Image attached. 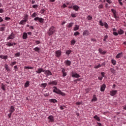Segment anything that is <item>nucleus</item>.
<instances>
[{
  "label": "nucleus",
  "instance_id": "393cba45",
  "mask_svg": "<svg viewBox=\"0 0 126 126\" xmlns=\"http://www.w3.org/2000/svg\"><path fill=\"white\" fill-rule=\"evenodd\" d=\"M73 30L74 31H77V30H79V25H75V27Z\"/></svg>",
  "mask_w": 126,
  "mask_h": 126
},
{
  "label": "nucleus",
  "instance_id": "b1692460",
  "mask_svg": "<svg viewBox=\"0 0 126 126\" xmlns=\"http://www.w3.org/2000/svg\"><path fill=\"white\" fill-rule=\"evenodd\" d=\"M73 9L76 11H78V10L79 9V7L77 5H74L73 6Z\"/></svg>",
  "mask_w": 126,
  "mask_h": 126
},
{
  "label": "nucleus",
  "instance_id": "39448f33",
  "mask_svg": "<svg viewBox=\"0 0 126 126\" xmlns=\"http://www.w3.org/2000/svg\"><path fill=\"white\" fill-rule=\"evenodd\" d=\"M111 11L113 14V17L114 18H115V19H118V18H119V17L118 16H117L116 11L115 10H114V9H112Z\"/></svg>",
  "mask_w": 126,
  "mask_h": 126
},
{
  "label": "nucleus",
  "instance_id": "ea45409f",
  "mask_svg": "<svg viewBox=\"0 0 126 126\" xmlns=\"http://www.w3.org/2000/svg\"><path fill=\"white\" fill-rule=\"evenodd\" d=\"M24 20L27 22V20H28V15H26L24 17Z\"/></svg>",
  "mask_w": 126,
  "mask_h": 126
},
{
  "label": "nucleus",
  "instance_id": "f257e3e1",
  "mask_svg": "<svg viewBox=\"0 0 126 126\" xmlns=\"http://www.w3.org/2000/svg\"><path fill=\"white\" fill-rule=\"evenodd\" d=\"M56 32H57L56 27L54 26H51L49 28L48 32H47V34L48 36H52V35H53V34H55Z\"/></svg>",
  "mask_w": 126,
  "mask_h": 126
},
{
  "label": "nucleus",
  "instance_id": "9b49d317",
  "mask_svg": "<svg viewBox=\"0 0 126 126\" xmlns=\"http://www.w3.org/2000/svg\"><path fill=\"white\" fill-rule=\"evenodd\" d=\"M117 92H118V91H117V90H112V91H110V94L111 95V96H115V95H116V94H117Z\"/></svg>",
  "mask_w": 126,
  "mask_h": 126
},
{
  "label": "nucleus",
  "instance_id": "de8ad7c7",
  "mask_svg": "<svg viewBox=\"0 0 126 126\" xmlns=\"http://www.w3.org/2000/svg\"><path fill=\"white\" fill-rule=\"evenodd\" d=\"M15 57H20V53L18 52L15 54Z\"/></svg>",
  "mask_w": 126,
  "mask_h": 126
},
{
  "label": "nucleus",
  "instance_id": "6e6552de",
  "mask_svg": "<svg viewBox=\"0 0 126 126\" xmlns=\"http://www.w3.org/2000/svg\"><path fill=\"white\" fill-rule=\"evenodd\" d=\"M83 35V36H89V35H90V32H89V31L87 30L84 31Z\"/></svg>",
  "mask_w": 126,
  "mask_h": 126
},
{
  "label": "nucleus",
  "instance_id": "0e129e2a",
  "mask_svg": "<svg viewBox=\"0 0 126 126\" xmlns=\"http://www.w3.org/2000/svg\"><path fill=\"white\" fill-rule=\"evenodd\" d=\"M4 10L2 8L0 9V13H3Z\"/></svg>",
  "mask_w": 126,
  "mask_h": 126
},
{
  "label": "nucleus",
  "instance_id": "9d476101",
  "mask_svg": "<svg viewBox=\"0 0 126 126\" xmlns=\"http://www.w3.org/2000/svg\"><path fill=\"white\" fill-rule=\"evenodd\" d=\"M72 77H75V78H79L80 77V75L77 73H74L73 72L72 73Z\"/></svg>",
  "mask_w": 126,
  "mask_h": 126
},
{
  "label": "nucleus",
  "instance_id": "6ab92c4d",
  "mask_svg": "<svg viewBox=\"0 0 126 126\" xmlns=\"http://www.w3.org/2000/svg\"><path fill=\"white\" fill-rule=\"evenodd\" d=\"M123 57V52L119 53L116 56V59H121Z\"/></svg>",
  "mask_w": 126,
  "mask_h": 126
},
{
  "label": "nucleus",
  "instance_id": "09e8293b",
  "mask_svg": "<svg viewBox=\"0 0 126 126\" xmlns=\"http://www.w3.org/2000/svg\"><path fill=\"white\" fill-rule=\"evenodd\" d=\"M99 25H100V26H104V23H103V22H102V21H100L99 22Z\"/></svg>",
  "mask_w": 126,
  "mask_h": 126
},
{
  "label": "nucleus",
  "instance_id": "bf43d9fd",
  "mask_svg": "<svg viewBox=\"0 0 126 126\" xmlns=\"http://www.w3.org/2000/svg\"><path fill=\"white\" fill-rule=\"evenodd\" d=\"M14 70H15V71H17V69H18L17 65L14 66Z\"/></svg>",
  "mask_w": 126,
  "mask_h": 126
},
{
  "label": "nucleus",
  "instance_id": "aec40b11",
  "mask_svg": "<svg viewBox=\"0 0 126 126\" xmlns=\"http://www.w3.org/2000/svg\"><path fill=\"white\" fill-rule=\"evenodd\" d=\"M26 22H27L25 20H22L20 21V22L19 23V24L20 25H25V24H26Z\"/></svg>",
  "mask_w": 126,
  "mask_h": 126
},
{
  "label": "nucleus",
  "instance_id": "4c0bfd02",
  "mask_svg": "<svg viewBox=\"0 0 126 126\" xmlns=\"http://www.w3.org/2000/svg\"><path fill=\"white\" fill-rule=\"evenodd\" d=\"M104 26L105 28H106V29H108V28H109V25H108V24L106 22L104 23Z\"/></svg>",
  "mask_w": 126,
  "mask_h": 126
},
{
  "label": "nucleus",
  "instance_id": "f03ea898",
  "mask_svg": "<svg viewBox=\"0 0 126 126\" xmlns=\"http://www.w3.org/2000/svg\"><path fill=\"white\" fill-rule=\"evenodd\" d=\"M53 88L54 89L53 90V92H54V93H56V94H59L60 95H62V96H65V94L61 91V90L58 89L57 87L54 86Z\"/></svg>",
  "mask_w": 126,
  "mask_h": 126
},
{
  "label": "nucleus",
  "instance_id": "052dcab7",
  "mask_svg": "<svg viewBox=\"0 0 126 126\" xmlns=\"http://www.w3.org/2000/svg\"><path fill=\"white\" fill-rule=\"evenodd\" d=\"M32 7L33 8H37V7H38V5H33Z\"/></svg>",
  "mask_w": 126,
  "mask_h": 126
},
{
  "label": "nucleus",
  "instance_id": "680f3d73",
  "mask_svg": "<svg viewBox=\"0 0 126 126\" xmlns=\"http://www.w3.org/2000/svg\"><path fill=\"white\" fill-rule=\"evenodd\" d=\"M63 8H65V7H67V6L66 4H65V3H64L63 4Z\"/></svg>",
  "mask_w": 126,
  "mask_h": 126
},
{
  "label": "nucleus",
  "instance_id": "4468645a",
  "mask_svg": "<svg viewBox=\"0 0 126 126\" xmlns=\"http://www.w3.org/2000/svg\"><path fill=\"white\" fill-rule=\"evenodd\" d=\"M106 86L105 84H103L102 86H101L100 91L101 92H104V91H105V89H106Z\"/></svg>",
  "mask_w": 126,
  "mask_h": 126
},
{
  "label": "nucleus",
  "instance_id": "6e6d98bb",
  "mask_svg": "<svg viewBox=\"0 0 126 126\" xmlns=\"http://www.w3.org/2000/svg\"><path fill=\"white\" fill-rule=\"evenodd\" d=\"M107 2L109 3V4H111L112 3V0H106Z\"/></svg>",
  "mask_w": 126,
  "mask_h": 126
},
{
  "label": "nucleus",
  "instance_id": "a878e982",
  "mask_svg": "<svg viewBox=\"0 0 126 126\" xmlns=\"http://www.w3.org/2000/svg\"><path fill=\"white\" fill-rule=\"evenodd\" d=\"M0 59H2L3 60H7V56H4V55H0Z\"/></svg>",
  "mask_w": 126,
  "mask_h": 126
},
{
  "label": "nucleus",
  "instance_id": "3c124183",
  "mask_svg": "<svg viewBox=\"0 0 126 126\" xmlns=\"http://www.w3.org/2000/svg\"><path fill=\"white\" fill-rule=\"evenodd\" d=\"M118 1L120 5H121V6H123V2H122L123 1V0H118Z\"/></svg>",
  "mask_w": 126,
  "mask_h": 126
},
{
  "label": "nucleus",
  "instance_id": "4be33fe9",
  "mask_svg": "<svg viewBox=\"0 0 126 126\" xmlns=\"http://www.w3.org/2000/svg\"><path fill=\"white\" fill-rule=\"evenodd\" d=\"M62 72L63 73V77H65V76L66 75V72H65V69H63L62 70Z\"/></svg>",
  "mask_w": 126,
  "mask_h": 126
},
{
  "label": "nucleus",
  "instance_id": "49530a36",
  "mask_svg": "<svg viewBox=\"0 0 126 126\" xmlns=\"http://www.w3.org/2000/svg\"><path fill=\"white\" fill-rule=\"evenodd\" d=\"M77 16V15L76 14L72 13L71 14V16H72V17H76Z\"/></svg>",
  "mask_w": 126,
  "mask_h": 126
},
{
  "label": "nucleus",
  "instance_id": "5fc2aeb1",
  "mask_svg": "<svg viewBox=\"0 0 126 126\" xmlns=\"http://www.w3.org/2000/svg\"><path fill=\"white\" fill-rule=\"evenodd\" d=\"M103 8V4H100L98 5V8L101 9Z\"/></svg>",
  "mask_w": 126,
  "mask_h": 126
},
{
  "label": "nucleus",
  "instance_id": "774afa93",
  "mask_svg": "<svg viewBox=\"0 0 126 126\" xmlns=\"http://www.w3.org/2000/svg\"><path fill=\"white\" fill-rule=\"evenodd\" d=\"M98 78L99 80H102V79H103V77H98Z\"/></svg>",
  "mask_w": 126,
  "mask_h": 126
},
{
  "label": "nucleus",
  "instance_id": "bb28decb",
  "mask_svg": "<svg viewBox=\"0 0 126 126\" xmlns=\"http://www.w3.org/2000/svg\"><path fill=\"white\" fill-rule=\"evenodd\" d=\"M4 67L7 71H10V69L8 67V65L7 64H4Z\"/></svg>",
  "mask_w": 126,
  "mask_h": 126
},
{
  "label": "nucleus",
  "instance_id": "7ed1b4c3",
  "mask_svg": "<svg viewBox=\"0 0 126 126\" xmlns=\"http://www.w3.org/2000/svg\"><path fill=\"white\" fill-rule=\"evenodd\" d=\"M34 20H35V21H39V22H40V23L41 24H44V21L45 20L42 18L36 17L34 19Z\"/></svg>",
  "mask_w": 126,
  "mask_h": 126
},
{
  "label": "nucleus",
  "instance_id": "e433bc0d",
  "mask_svg": "<svg viewBox=\"0 0 126 126\" xmlns=\"http://www.w3.org/2000/svg\"><path fill=\"white\" fill-rule=\"evenodd\" d=\"M111 63L113 65H115L116 63H117V61H116L115 60L112 59L111 60Z\"/></svg>",
  "mask_w": 126,
  "mask_h": 126
},
{
  "label": "nucleus",
  "instance_id": "c03bdc74",
  "mask_svg": "<svg viewBox=\"0 0 126 126\" xmlns=\"http://www.w3.org/2000/svg\"><path fill=\"white\" fill-rule=\"evenodd\" d=\"M35 16H37V13L34 12V13L32 14V17L34 18V17H35Z\"/></svg>",
  "mask_w": 126,
  "mask_h": 126
},
{
  "label": "nucleus",
  "instance_id": "a211bd4d",
  "mask_svg": "<svg viewBox=\"0 0 126 126\" xmlns=\"http://www.w3.org/2000/svg\"><path fill=\"white\" fill-rule=\"evenodd\" d=\"M118 33L119 34V35H123V34L125 33V31L120 29L118 31Z\"/></svg>",
  "mask_w": 126,
  "mask_h": 126
},
{
  "label": "nucleus",
  "instance_id": "423d86ee",
  "mask_svg": "<svg viewBox=\"0 0 126 126\" xmlns=\"http://www.w3.org/2000/svg\"><path fill=\"white\" fill-rule=\"evenodd\" d=\"M48 120H49V123H54L55 122V119H54V116L53 115H50L48 117Z\"/></svg>",
  "mask_w": 126,
  "mask_h": 126
},
{
  "label": "nucleus",
  "instance_id": "69168bd1",
  "mask_svg": "<svg viewBox=\"0 0 126 126\" xmlns=\"http://www.w3.org/2000/svg\"><path fill=\"white\" fill-rule=\"evenodd\" d=\"M99 65H95L94 68H99Z\"/></svg>",
  "mask_w": 126,
  "mask_h": 126
},
{
  "label": "nucleus",
  "instance_id": "a19ab883",
  "mask_svg": "<svg viewBox=\"0 0 126 126\" xmlns=\"http://www.w3.org/2000/svg\"><path fill=\"white\" fill-rule=\"evenodd\" d=\"M29 83H30V82L29 81L26 82V83L25 84V87H29Z\"/></svg>",
  "mask_w": 126,
  "mask_h": 126
},
{
  "label": "nucleus",
  "instance_id": "c85d7f7f",
  "mask_svg": "<svg viewBox=\"0 0 126 126\" xmlns=\"http://www.w3.org/2000/svg\"><path fill=\"white\" fill-rule=\"evenodd\" d=\"M49 102H52V103H58V100L56 99H50Z\"/></svg>",
  "mask_w": 126,
  "mask_h": 126
},
{
  "label": "nucleus",
  "instance_id": "603ef678",
  "mask_svg": "<svg viewBox=\"0 0 126 126\" xmlns=\"http://www.w3.org/2000/svg\"><path fill=\"white\" fill-rule=\"evenodd\" d=\"M108 39V35H106L104 37L103 41H106V40Z\"/></svg>",
  "mask_w": 126,
  "mask_h": 126
},
{
  "label": "nucleus",
  "instance_id": "58836bf2",
  "mask_svg": "<svg viewBox=\"0 0 126 126\" xmlns=\"http://www.w3.org/2000/svg\"><path fill=\"white\" fill-rule=\"evenodd\" d=\"M6 45V46H8V47H12V46H13V44H12L10 42H7Z\"/></svg>",
  "mask_w": 126,
  "mask_h": 126
},
{
  "label": "nucleus",
  "instance_id": "864d4df0",
  "mask_svg": "<svg viewBox=\"0 0 126 126\" xmlns=\"http://www.w3.org/2000/svg\"><path fill=\"white\" fill-rule=\"evenodd\" d=\"M113 34L114 36H118L119 35V33L116 32H113Z\"/></svg>",
  "mask_w": 126,
  "mask_h": 126
},
{
  "label": "nucleus",
  "instance_id": "8fccbe9b",
  "mask_svg": "<svg viewBox=\"0 0 126 126\" xmlns=\"http://www.w3.org/2000/svg\"><path fill=\"white\" fill-rule=\"evenodd\" d=\"M80 33L78 32H74V36H78Z\"/></svg>",
  "mask_w": 126,
  "mask_h": 126
},
{
  "label": "nucleus",
  "instance_id": "79ce46f5",
  "mask_svg": "<svg viewBox=\"0 0 126 126\" xmlns=\"http://www.w3.org/2000/svg\"><path fill=\"white\" fill-rule=\"evenodd\" d=\"M16 63H17V62L16 61L11 62L10 63V65L11 66H13V65H15V64H16Z\"/></svg>",
  "mask_w": 126,
  "mask_h": 126
},
{
  "label": "nucleus",
  "instance_id": "0eeeda50",
  "mask_svg": "<svg viewBox=\"0 0 126 126\" xmlns=\"http://www.w3.org/2000/svg\"><path fill=\"white\" fill-rule=\"evenodd\" d=\"M55 56L57 58H60L62 56V51L61 50L56 51Z\"/></svg>",
  "mask_w": 126,
  "mask_h": 126
},
{
  "label": "nucleus",
  "instance_id": "dca6fc26",
  "mask_svg": "<svg viewBox=\"0 0 126 126\" xmlns=\"http://www.w3.org/2000/svg\"><path fill=\"white\" fill-rule=\"evenodd\" d=\"M64 63L66 64V65H68V66H69V65H70V64H71V62L69 60L65 61Z\"/></svg>",
  "mask_w": 126,
  "mask_h": 126
},
{
  "label": "nucleus",
  "instance_id": "412c9836",
  "mask_svg": "<svg viewBox=\"0 0 126 126\" xmlns=\"http://www.w3.org/2000/svg\"><path fill=\"white\" fill-rule=\"evenodd\" d=\"M98 51H99V53L101 54V55H105V54L107 53L106 51H103V50H102V49L101 48H99L98 49Z\"/></svg>",
  "mask_w": 126,
  "mask_h": 126
},
{
  "label": "nucleus",
  "instance_id": "2f4dec72",
  "mask_svg": "<svg viewBox=\"0 0 126 126\" xmlns=\"http://www.w3.org/2000/svg\"><path fill=\"white\" fill-rule=\"evenodd\" d=\"M94 118L95 120H96V121H98V122H100V117H98L97 115L94 116Z\"/></svg>",
  "mask_w": 126,
  "mask_h": 126
},
{
  "label": "nucleus",
  "instance_id": "473e14b6",
  "mask_svg": "<svg viewBox=\"0 0 126 126\" xmlns=\"http://www.w3.org/2000/svg\"><path fill=\"white\" fill-rule=\"evenodd\" d=\"M76 43V41L74 39L71 40V46H74V44Z\"/></svg>",
  "mask_w": 126,
  "mask_h": 126
},
{
  "label": "nucleus",
  "instance_id": "5701e85b",
  "mask_svg": "<svg viewBox=\"0 0 126 126\" xmlns=\"http://www.w3.org/2000/svg\"><path fill=\"white\" fill-rule=\"evenodd\" d=\"M97 101V97H96V95L94 94L93 96V98L92 99V102H96Z\"/></svg>",
  "mask_w": 126,
  "mask_h": 126
},
{
  "label": "nucleus",
  "instance_id": "7c9ffc66",
  "mask_svg": "<svg viewBox=\"0 0 126 126\" xmlns=\"http://www.w3.org/2000/svg\"><path fill=\"white\" fill-rule=\"evenodd\" d=\"M1 89H2L3 91H5V86L3 83L1 84Z\"/></svg>",
  "mask_w": 126,
  "mask_h": 126
},
{
  "label": "nucleus",
  "instance_id": "20e7f679",
  "mask_svg": "<svg viewBox=\"0 0 126 126\" xmlns=\"http://www.w3.org/2000/svg\"><path fill=\"white\" fill-rule=\"evenodd\" d=\"M48 85H52V86H56L58 85V82L56 80L51 81L48 83Z\"/></svg>",
  "mask_w": 126,
  "mask_h": 126
},
{
  "label": "nucleus",
  "instance_id": "f3484780",
  "mask_svg": "<svg viewBox=\"0 0 126 126\" xmlns=\"http://www.w3.org/2000/svg\"><path fill=\"white\" fill-rule=\"evenodd\" d=\"M27 37H28V35L27 34V33L24 32L23 34V39L24 40H26V39H27Z\"/></svg>",
  "mask_w": 126,
  "mask_h": 126
},
{
  "label": "nucleus",
  "instance_id": "13d9d810",
  "mask_svg": "<svg viewBox=\"0 0 126 126\" xmlns=\"http://www.w3.org/2000/svg\"><path fill=\"white\" fill-rule=\"evenodd\" d=\"M12 115V113H10L8 115V117L9 118V119H10V118H11V116Z\"/></svg>",
  "mask_w": 126,
  "mask_h": 126
},
{
  "label": "nucleus",
  "instance_id": "72a5a7b5",
  "mask_svg": "<svg viewBox=\"0 0 126 126\" xmlns=\"http://www.w3.org/2000/svg\"><path fill=\"white\" fill-rule=\"evenodd\" d=\"M110 71L112 72V73H113V74H115L116 73V70L113 68H110Z\"/></svg>",
  "mask_w": 126,
  "mask_h": 126
},
{
  "label": "nucleus",
  "instance_id": "1a4fd4ad",
  "mask_svg": "<svg viewBox=\"0 0 126 126\" xmlns=\"http://www.w3.org/2000/svg\"><path fill=\"white\" fill-rule=\"evenodd\" d=\"M44 73H45V74H46L47 75V76H49L50 75H53V74L52 73V72L50 71L49 70H45L44 71Z\"/></svg>",
  "mask_w": 126,
  "mask_h": 126
},
{
  "label": "nucleus",
  "instance_id": "37998d69",
  "mask_svg": "<svg viewBox=\"0 0 126 126\" xmlns=\"http://www.w3.org/2000/svg\"><path fill=\"white\" fill-rule=\"evenodd\" d=\"M24 68H25L26 69H33V67L25 66Z\"/></svg>",
  "mask_w": 126,
  "mask_h": 126
},
{
  "label": "nucleus",
  "instance_id": "c9c22d12",
  "mask_svg": "<svg viewBox=\"0 0 126 126\" xmlns=\"http://www.w3.org/2000/svg\"><path fill=\"white\" fill-rule=\"evenodd\" d=\"M40 86L43 88H45L47 86V83L41 84Z\"/></svg>",
  "mask_w": 126,
  "mask_h": 126
},
{
  "label": "nucleus",
  "instance_id": "c756f323",
  "mask_svg": "<svg viewBox=\"0 0 126 126\" xmlns=\"http://www.w3.org/2000/svg\"><path fill=\"white\" fill-rule=\"evenodd\" d=\"M41 50V48L36 47L33 49V51H35V52H37V53H39V51Z\"/></svg>",
  "mask_w": 126,
  "mask_h": 126
},
{
  "label": "nucleus",
  "instance_id": "e2e57ef3",
  "mask_svg": "<svg viewBox=\"0 0 126 126\" xmlns=\"http://www.w3.org/2000/svg\"><path fill=\"white\" fill-rule=\"evenodd\" d=\"M76 104L78 106H79L80 105H81V102H77L76 103Z\"/></svg>",
  "mask_w": 126,
  "mask_h": 126
},
{
  "label": "nucleus",
  "instance_id": "cd10ccee",
  "mask_svg": "<svg viewBox=\"0 0 126 126\" xmlns=\"http://www.w3.org/2000/svg\"><path fill=\"white\" fill-rule=\"evenodd\" d=\"M72 51H71V50H67L65 52V55H66L67 56H69V55H70V53L72 52Z\"/></svg>",
  "mask_w": 126,
  "mask_h": 126
},
{
  "label": "nucleus",
  "instance_id": "338daca9",
  "mask_svg": "<svg viewBox=\"0 0 126 126\" xmlns=\"http://www.w3.org/2000/svg\"><path fill=\"white\" fill-rule=\"evenodd\" d=\"M35 43L37 44V45H39V44H40V41L37 40L35 41Z\"/></svg>",
  "mask_w": 126,
  "mask_h": 126
},
{
  "label": "nucleus",
  "instance_id": "a18cd8bd",
  "mask_svg": "<svg viewBox=\"0 0 126 126\" xmlns=\"http://www.w3.org/2000/svg\"><path fill=\"white\" fill-rule=\"evenodd\" d=\"M87 19H88V20H92V16H91V15L88 16V17H87Z\"/></svg>",
  "mask_w": 126,
  "mask_h": 126
},
{
  "label": "nucleus",
  "instance_id": "f8f14e48",
  "mask_svg": "<svg viewBox=\"0 0 126 126\" xmlns=\"http://www.w3.org/2000/svg\"><path fill=\"white\" fill-rule=\"evenodd\" d=\"M15 35L13 34V32H12L11 34H10L7 38V40H10V39H12L14 38Z\"/></svg>",
  "mask_w": 126,
  "mask_h": 126
},
{
  "label": "nucleus",
  "instance_id": "4d7b16f0",
  "mask_svg": "<svg viewBox=\"0 0 126 126\" xmlns=\"http://www.w3.org/2000/svg\"><path fill=\"white\" fill-rule=\"evenodd\" d=\"M4 29H5V28L4 27H1L0 28V31H4Z\"/></svg>",
  "mask_w": 126,
  "mask_h": 126
},
{
  "label": "nucleus",
  "instance_id": "ddd939ff",
  "mask_svg": "<svg viewBox=\"0 0 126 126\" xmlns=\"http://www.w3.org/2000/svg\"><path fill=\"white\" fill-rule=\"evenodd\" d=\"M45 70H44L43 68H39L37 71H36L35 72H36V73H41V72H44Z\"/></svg>",
  "mask_w": 126,
  "mask_h": 126
},
{
  "label": "nucleus",
  "instance_id": "f704fd0d",
  "mask_svg": "<svg viewBox=\"0 0 126 126\" xmlns=\"http://www.w3.org/2000/svg\"><path fill=\"white\" fill-rule=\"evenodd\" d=\"M73 23H70L67 26V28H71L73 25Z\"/></svg>",
  "mask_w": 126,
  "mask_h": 126
},
{
  "label": "nucleus",
  "instance_id": "2eb2a0df",
  "mask_svg": "<svg viewBox=\"0 0 126 126\" xmlns=\"http://www.w3.org/2000/svg\"><path fill=\"white\" fill-rule=\"evenodd\" d=\"M14 111H15V108H14V106H11L9 109V112L12 114V113H13Z\"/></svg>",
  "mask_w": 126,
  "mask_h": 126
}]
</instances>
